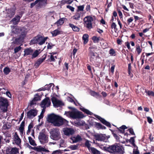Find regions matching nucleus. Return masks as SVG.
I'll return each mask as SVG.
<instances>
[{
	"label": "nucleus",
	"mask_w": 154,
	"mask_h": 154,
	"mask_svg": "<svg viewBox=\"0 0 154 154\" xmlns=\"http://www.w3.org/2000/svg\"><path fill=\"white\" fill-rule=\"evenodd\" d=\"M96 49L97 48L94 46H91L88 49L89 60L93 65L95 63L98 62L97 59L100 58L99 55L95 51Z\"/></svg>",
	"instance_id": "obj_1"
},
{
	"label": "nucleus",
	"mask_w": 154,
	"mask_h": 154,
	"mask_svg": "<svg viewBox=\"0 0 154 154\" xmlns=\"http://www.w3.org/2000/svg\"><path fill=\"white\" fill-rule=\"evenodd\" d=\"M103 149L111 153H118L119 154H122L123 151L122 148L119 146L115 145L109 146V147L104 146Z\"/></svg>",
	"instance_id": "obj_2"
},
{
	"label": "nucleus",
	"mask_w": 154,
	"mask_h": 154,
	"mask_svg": "<svg viewBox=\"0 0 154 154\" xmlns=\"http://www.w3.org/2000/svg\"><path fill=\"white\" fill-rule=\"evenodd\" d=\"M93 21L94 19L92 16H86L83 19V24L84 26L88 29H90L92 28V22Z\"/></svg>",
	"instance_id": "obj_3"
},
{
	"label": "nucleus",
	"mask_w": 154,
	"mask_h": 154,
	"mask_svg": "<svg viewBox=\"0 0 154 154\" xmlns=\"http://www.w3.org/2000/svg\"><path fill=\"white\" fill-rule=\"evenodd\" d=\"M9 105L8 100L2 97H0V108L4 113L8 110V107Z\"/></svg>",
	"instance_id": "obj_4"
},
{
	"label": "nucleus",
	"mask_w": 154,
	"mask_h": 154,
	"mask_svg": "<svg viewBox=\"0 0 154 154\" xmlns=\"http://www.w3.org/2000/svg\"><path fill=\"white\" fill-rule=\"evenodd\" d=\"M69 115L73 119L82 118L84 117L82 112L78 111L76 109L69 112Z\"/></svg>",
	"instance_id": "obj_5"
},
{
	"label": "nucleus",
	"mask_w": 154,
	"mask_h": 154,
	"mask_svg": "<svg viewBox=\"0 0 154 154\" xmlns=\"http://www.w3.org/2000/svg\"><path fill=\"white\" fill-rule=\"evenodd\" d=\"M50 136L51 138L55 140H57L60 138V134L59 131L55 129L52 131L51 133Z\"/></svg>",
	"instance_id": "obj_6"
},
{
	"label": "nucleus",
	"mask_w": 154,
	"mask_h": 154,
	"mask_svg": "<svg viewBox=\"0 0 154 154\" xmlns=\"http://www.w3.org/2000/svg\"><path fill=\"white\" fill-rule=\"evenodd\" d=\"M38 139L42 144H44L48 142V135L44 132H40L38 137Z\"/></svg>",
	"instance_id": "obj_7"
},
{
	"label": "nucleus",
	"mask_w": 154,
	"mask_h": 154,
	"mask_svg": "<svg viewBox=\"0 0 154 154\" xmlns=\"http://www.w3.org/2000/svg\"><path fill=\"white\" fill-rule=\"evenodd\" d=\"M42 36L40 34H38L37 35L31 39L30 42V44L33 45L38 44L42 40Z\"/></svg>",
	"instance_id": "obj_8"
},
{
	"label": "nucleus",
	"mask_w": 154,
	"mask_h": 154,
	"mask_svg": "<svg viewBox=\"0 0 154 154\" xmlns=\"http://www.w3.org/2000/svg\"><path fill=\"white\" fill-rule=\"evenodd\" d=\"M94 137L96 140L106 142L109 137V136H106L105 134H95Z\"/></svg>",
	"instance_id": "obj_9"
},
{
	"label": "nucleus",
	"mask_w": 154,
	"mask_h": 154,
	"mask_svg": "<svg viewBox=\"0 0 154 154\" xmlns=\"http://www.w3.org/2000/svg\"><path fill=\"white\" fill-rule=\"evenodd\" d=\"M37 111L35 109H31L27 113L26 118L29 119H32L37 115Z\"/></svg>",
	"instance_id": "obj_10"
},
{
	"label": "nucleus",
	"mask_w": 154,
	"mask_h": 154,
	"mask_svg": "<svg viewBox=\"0 0 154 154\" xmlns=\"http://www.w3.org/2000/svg\"><path fill=\"white\" fill-rule=\"evenodd\" d=\"M19 153V149L15 147H8L6 150V154H17Z\"/></svg>",
	"instance_id": "obj_11"
},
{
	"label": "nucleus",
	"mask_w": 154,
	"mask_h": 154,
	"mask_svg": "<svg viewBox=\"0 0 154 154\" xmlns=\"http://www.w3.org/2000/svg\"><path fill=\"white\" fill-rule=\"evenodd\" d=\"M58 116L54 113L49 114L48 116L47 120L49 122L53 123L55 125Z\"/></svg>",
	"instance_id": "obj_12"
},
{
	"label": "nucleus",
	"mask_w": 154,
	"mask_h": 154,
	"mask_svg": "<svg viewBox=\"0 0 154 154\" xmlns=\"http://www.w3.org/2000/svg\"><path fill=\"white\" fill-rule=\"evenodd\" d=\"M12 32L16 34L20 33V35H21L22 32L26 33L23 27L18 26H14L12 29Z\"/></svg>",
	"instance_id": "obj_13"
},
{
	"label": "nucleus",
	"mask_w": 154,
	"mask_h": 154,
	"mask_svg": "<svg viewBox=\"0 0 154 154\" xmlns=\"http://www.w3.org/2000/svg\"><path fill=\"white\" fill-rule=\"evenodd\" d=\"M26 35V33L22 32L21 35H20L18 38L15 39L14 42V43L17 45H20L21 43L23 42Z\"/></svg>",
	"instance_id": "obj_14"
},
{
	"label": "nucleus",
	"mask_w": 154,
	"mask_h": 154,
	"mask_svg": "<svg viewBox=\"0 0 154 154\" xmlns=\"http://www.w3.org/2000/svg\"><path fill=\"white\" fill-rule=\"evenodd\" d=\"M57 119L56 122L55 123V125L56 126L59 127L63 124H66L68 122L66 120L59 116Z\"/></svg>",
	"instance_id": "obj_15"
},
{
	"label": "nucleus",
	"mask_w": 154,
	"mask_h": 154,
	"mask_svg": "<svg viewBox=\"0 0 154 154\" xmlns=\"http://www.w3.org/2000/svg\"><path fill=\"white\" fill-rule=\"evenodd\" d=\"M51 104V103L49 98L47 97L42 101L40 105L42 108H45L46 107H48Z\"/></svg>",
	"instance_id": "obj_16"
},
{
	"label": "nucleus",
	"mask_w": 154,
	"mask_h": 154,
	"mask_svg": "<svg viewBox=\"0 0 154 154\" xmlns=\"http://www.w3.org/2000/svg\"><path fill=\"white\" fill-rule=\"evenodd\" d=\"M51 100L54 106L58 107L63 105V103L61 101L57 100L54 97H53L51 98Z\"/></svg>",
	"instance_id": "obj_17"
},
{
	"label": "nucleus",
	"mask_w": 154,
	"mask_h": 154,
	"mask_svg": "<svg viewBox=\"0 0 154 154\" xmlns=\"http://www.w3.org/2000/svg\"><path fill=\"white\" fill-rule=\"evenodd\" d=\"M98 120L103 124L105 125L109 128H111V125L110 123L105 120L104 119L101 117L100 116L97 115L95 116Z\"/></svg>",
	"instance_id": "obj_18"
},
{
	"label": "nucleus",
	"mask_w": 154,
	"mask_h": 154,
	"mask_svg": "<svg viewBox=\"0 0 154 154\" xmlns=\"http://www.w3.org/2000/svg\"><path fill=\"white\" fill-rule=\"evenodd\" d=\"M47 56V54H44L42 56L43 58H40L35 63L34 66L35 68H37L39 65L42 63L45 60Z\"/></svg>",
	"instance_id": "obj_19"
},
{
	"label": "nucleus",
	"mask_w": 154,
	"mask_h": 154,
	"mask_svg": "<svg viewBox=\"0 0 154 154\" xmlns=\"http://www.w3.org/2000/svg\"><path fill=\"white\" fill-rule=\"evenodd\" d=\"M64 134L66 136H69L73 134L75 132L74 130L71 128H66L63 130Z\"/></svg>",
	"instance_id": "obj_20"
},
{
	"label": "nucleus",
	"mask_w": 154,
	"mask_h": 154,
	"mask_svg": "<svg viewBox=\"0 0 154 154\" xmlns=\"http://www.w3.org/2000/svg\"><path fill=\"white\" fill-rule=\"evenodd\" d=\"M127 128H128L125 125H123L120 127L119 128H117L120 133L124 134L125 136H127L129 134H128L127 132L125 133V130Z\"/></svg>",
	"instance_id": "obj_21"
},
{
	"label": "nucleus",
	"mask_w": 154,
	"mask_h": 154,
	"mask_svg": "<svg viewBox=\"0 0 154 154\" xmlns=\"http://www.w3.org/2000/svg\"><path fill=\"white\" fill-rule=\"evenodd\" d=\"M82 16L83 14L81 12H79L78 11H76L75 14L72 17V18L74 20H79L81 17Z\"/></svg>",
	"instance_id": "obj_22"
},
{
	"label": "nucleus",
	"mask_w": 154,
	"mask_h": 154,
	"mask_svg": "<svg viewBox=\"0 0 154 154\" xmlns=\"http://www.w3.org/2000/svg\"><path fill=\"white\" fill-rule=\"evenodd\" d=\"M7 16L12 17L15 14V10L13 8L8 9L7 11Z\"/></svg>",
	"instance_id": "obj_23"
},
{
	"label": "nucleus",
	"mask_w": 154,
	"mask_h": 154,
	"mask_svg": "<svg viewBox=\"0 0 154 154\" xmlns=\"http://www.w3.org/2000/svg\"><path fill=\"white\" fill-rule=\"evenodd\" d=\"M33 149L35 151L38 152H49V151L48 149H47L43 147H41L40 146L34 147Z\"/></svg>",
	"instance_id": "obj_24"
},
{
	"label": "nucleus",
	"mask_w": 154,
	"mask_h": 154,
	"mask_svg": "<svg viewBox=\"0 0 154 154\" xmlns=\"http://www.w3.org/2000/svg\"><path fill=\"white\" fill-rule=\"evenodd\" d=\"M33 51V50L31 48L25 49L24 51V54L23 56H25L26 55H32Z\"/></svg>",
	"instance_id": "obj_25"
},
{
	"label": "nucleus",
	"mask_w": 154,
	"mask_h": 154,
	"mask_svg": "<svg viewBox=\"0 0 154 154\" xmlns=\"http://www.w3.org/2000/svg\"><path fill=\"white\" fill-rule=\"evenodd\" d=\"M14 141L15 143L17 145H19L20 144L21 140L17 134V132H16L15 134Z\"/></svg>",
	"instance_id": "obj_26"
},
{
	"label": "nucleus",
	"mask_w": 154,
	"mask_h": 154,
	"mask_svg": "<svg viewBox=\"0 0 154 154\" xmlns=\"http://www.w3.org/2000/svg\"><path fill=\"white\" fill-rule=\"evenodd\" d=\"M20 18V16L17 15L12 19L11 21L14 24H17L19 22Z\"/></svg>",
	"instance_id": "obj_27"
},
{
	"label": "nucleus",
	"mask_w": 154,
	"mask_h": 154,
	"mask_svg": "<svg viewBox=\"0 0 154 154\" xmlns=\"http://www.w3.org/2000/svg\"><path fill=\"white\" fill-rule=\"evenodd\" d=\"M65 19L66 18L64 17L61 18L56 22L54 24H56L58 26L60 25H61L64 23Z\"/></svg>",
	"instance_id": "obj_28"
},
{
	"label": "nucleus",
	"mask_w": 154,
	"mask_h": 154,
	"mask_svg": "<svg viewBox=\"0 0 154 154\" xmlns=\"http://www.w3.org/2000/svg\"><path fill=\"white\" fill-rule=\"evenodd\" d=\"M69 27L72 28L74 31L78 32L79 31L80 29L78 27L75 26L73 24L71 23H69Z\"/></svg>",
	"instance_id": "obj_29"
},
{
	"label": "nucleus",
	"mask_w": 154,
	"mask_h": 154,
	"mask_svg": "<svg viewBox=\"0 0 154 154\" xmlns=\"http://www.w3.org/2000/svg\"><path fill=\"white\" fill-rule=\"evenodd\" d=\"M89 36L87 34H84L82 37V40H83V43L84 44H86L88 41Z\"/></svg>",
	"instance_id": "obj_30"
},
{
	"label": "nucleus",
	"mask_w": 154,
	"mask_h": 154,
	"mask_svg": "<svg viewBox=\"0 0 154 154\" xmlns=\"http://www.w3.org/2000/svg\"><path fill=\"white\" fill-rule=\"evenodd\" d=\"M71 139L72 140L73 143H76L82 140V138L79 135H77L76 137H71Z\"/></svg>",
	"instance_id": "obj_31"
},
{
	"label": "nucleus",
	"mask_w": 154,
	"mask_h": 154,
	"mask_svg": "<svg viewBox=\"0 0 154 154\" xmlns=\"http://www.w3.org/2000/svg\"><path fill=\"white\" fill-rule=\"evenodd\" d=\"M90 124L92 126L94 125L95 127L97 128H98V129H100V128L101 125L99 123L96 122H91L90 123Z\"/></svg>",
	"instance_id": "obj_32"
},
{
	"label": "nucleus",
	"mask_w": 154,
	"mask_h": 154,
	"mask_svg": "<svg viewBox=\"0 0 154 154\" xmlns=\"http://www.w3.org/2000/svg\"><path fill=\"white\" fill-rule=\"evenodd\" d=\"M134 137H131L130 138V139L129 140L126 139V141L127 142H129V143H131L134 147H135L136 145L135 144V140H134Z\"/></svg>",
	"instance_id": "obj_33"
},
{
	"label": "nucleus",
	"mask_w": 154,
	"mask_h": 154,
	"mask_svg": "<svg viewBox=\"0 0 154 154\" xmlns=\"http://www.w3.org/2000/svg\"><path fill=\"white\" fill-rule=\"evenodd\" d=\"M80 109L81 111L88 115H92L93 114V113L89 111L88 110L84 108H80Z\"/></svg>",
	"instance_id": "obj_34"
},
{
	"label": "nucleus",
	"mask_w": 154,
	"mask_h": 154,
	"mask_svg": "<svg viewBox=\"0 0 154 154\" xmlns=\"http://www.w3.org/2000/svg\"><path fill=\"white\" fill-rule=\"evenodd\" d=\"M90 151L93 154H100V152L94 147H91Z\"/></svg>",
	"instance_id": "obj_35"
},
{
	"label": "nucleus",
	"mask_w": 154,
	"mask_h": 154,
	"mask_svg": "<svg viewBox=\"0 0 154 154\" xmlns=\"http://www.w3.org/2000/svg\"><path fill=\"white\" fill-rule=\"evenodd\" d=\"M90 93L91 95L94 97H101V95L99 94V93L97 92L94 91H91L90 92Z\"/></svg>",
	"instance_id": "obj_36"
},
{
	"label": "nucleus",
	"mask_w": 154,
	"mask_h": 154,
	"mask_svg": "<svg viewBox=\"0 0 154 154\" xmlns=\"http://www.w3.org/2000/svg\"><path fill=\"white\" fill-rule=\"evenodd\" d=\"M89 140H86L85 143V146L87 147L88 150L90 151V149L91 147V144L90 143Z\"/></svg>",
	"instance_id": "obj_37"
},
{
	"label": "nucleus",
	"mask_w": 154,
	"mask_h": 154,
	"mask_svg": "<svg viewBox=\"0 0 154 154\" xmlns=\"http://www.w3.org/2000/svg\"><path fill=\"white\" fill-rule=\"evenodd\" d=\"M53 37H55L60 34V32L57 29H55L51 32Z\"/></svg>",
	"instance_id": "obj_38"
},
{
	"label": "nucleus",
	"mask_w": 154,
	"mask_h": 154,
	"mask_svg": "<svg viewBox=\"0 0 154 154\" xmlns=\"http://www.w3.org/2000/svg\"><path fill=\"white\" fill-rule=\"evenodd\" d=\"M28 139L29 140V142L30 144L33 146H36V144L35 143V141L33 140L31 137H28Z\"/></svg>",
	"instance_id": "obj_39"
},
{
	"label": "nucleus",
	"mask_w": 154,
	"mask_h": 154,
	"mask_svg": "<svg viewBox=\"0 0 154 154\" xmlns=\"http://www.w3.org/2000/svg\"><path fill=\"white\" fill-rule=\"evenodd\" d=\"M142 51V49L140 48L139 44H137L136 45V51L137 52L138 55H139Z\"/></svg>",
	"instance_id": "obj_40"
},
{
	"label": "nucleus",
	"mask_w": 154,
	"mask_h": 154,
	"mask_svg": "<svg viewBox=\"0 0 154 154\" xmlns=\"http://www.w3.org/2000/svg\"><path fill=\"white\" fill-rule=\"evenodd\" d=\"M52 85H54V84L50 83L48 85H46L43 87L44 91L46 90H49L51 88Z\"/></svg>",
	"instance_id": "obj_41"
},
{
	"label": "nucleus",
	"mask_w": 154,
	"mask_h": 154,
	"mask_svg": "<svg viewBox=\"0 0 154 154\" xmlns=\"http://www.w3.org/2000/svg\"><path fill=\"white\" fill-rule=\"evenodd\" d=\"M11 70L8 67H5L3 69V72L5 75H7L11 72Z\"/></svg>",
	"instance_id": "obj_42"
},
{
	"label": "nucleus",
	"mask_w": 154,
	"mask_h": 154,
	"mask_svg": "<svg viewBox=\"0 0 154 154\" xmlns=\"http://www.w3.org/2000/svg\"><path fill=\"white\" fill-rule=\"evenodd\" d=\"M48 38V37H44V36H42V40L39 42V45H42L44 44Z\"/></svg>",
	"instance_id": "obj_43"
},
{
	"label": "nucleus",
	"mask_w": 154,
	"mask_h": 154,
	"mask_svg": "<svg viewBox=\"0 0 154 154\" xmlns=\"http://www.w3.org/2000/svg\"><path fill=\"white\" fill-rule=\"evenodd\" d=\"M38 51V50H36L33 53V52L32 55V58H35L38 56L39 54Z\"/></svg>",
	"instance_id": "obj_44"
},
{
	"label": "nucleus",
	"mask_w": 154,
	"mask_h": 154,
	"mask_svg": "<svg viewBox=\"0 0 154 154\" xmlns=\"http://www.w3.org/2000/svg\"><path fill=\"white\" fill-rule=\"evenodd\" d=\"M112 134L115 138L117 140H119L120 139L119 136H118L116 134V132L115 131H112Z\"/></svg>",
	"instance_id": "obj_45"
},
{
	"label": "nucleus",
	"mask_w": 154,
	"mask_h": 154,
	"mask_svg": "<svg viewBox=\"0 0 154 154\" xmlns=\"http://www.w3.org/2000/svg\"><path fill=\"white\" fill-rule=\"evenodd\" d=\"M92 40L94 43H98L99 42L100 39L99 37H97L96 36H94L92 37Z\"/></svg>",
	"instance_id": "obj_46"
},
{
	"label": "nucleus",
	"mask_w": 154,
	"mask_h": 154,
	"mask_svg": "<svg viewBox=\"0 0 154 154\" xmlns=\"http://www.w3.org/2000/svg\"><path fill=\"white\" fill-rule=\"evenodd\" d=\"M33 99L34 100H35V101L40 100H41V97L39 96L38 94H36L35 95Z\"/></svg>",
	"instance_id": "obj_47"
},
{
	"label": "nucleus",
	"mask_w": 154,
	"mask_h": 154,
	"mask_svg": "<svg viewBox=\"0 0 154 154\" xmlns=\"http://www.w3.org/2000/svg\"><path fill=\"white\" fill-rule=\"evenodd\" d=\"M111 28L112 29H114L115 32H117L118 31V29L117 28L116 25L115 23H112L111 25Z\"/></svg>",
	"instance_id": "obj_48"
},
{
	"label": "nucleus",
	"mask_w": 154,
	"mask_h": 154,
	"mask_svg": "<svg viewBox=\"0 0 154 154\" xmlns=\"http://www.w3.org/2000/svg\"><path fill=\"white\" fill-rule=\"evenodd\" d=\"M84 8V5L78 6L77 7V10L76 11H78L79 12H81L80 11H83Z\"/></svg>",
	"instance_id": "obj_49"
},
{
	"label": "nucleus",
	"mask_w": 154,
	"mask_h": 154,
	"mask_svg": "<svg viewBox=\"0 0 154 154\" xmlns=\"http://www.w3.org/2000/svg\"><path fill=\"white\" fill-rule=\"evenodd\" d=\"M79 146V144H77L76 145H71L69 146V148L72 150H75L77 149Z\"/></svg>",
	"instance_id": "obj_50"
},
{
	"label": "nucleus",
	"mask_w": 154,
	"mask_h": 154,
	"mask_svg": "<svg viewBox=\"0 0 154 154\" xmlns=\"http://www.w3.org/2000/svg\"><path fill=\"white\" fill-rule=\"evenodd\" d=\"M47 0H39V5H45L47 4Z\"/></svg>",
	"instance_id": "obj_51"
},
{
	"label": "nucleus",
	"mask_w": 154,
	"mask_h": 154,
	"mask_svg": "<svg viewBox=\"0 0 154 154\" xmlns=\"http://www.w3.org/2000/svg\"><path fill=\"white\" fill-rule=\"evenodd\" d=\"M65 146V144L64 143V141L63 140L61 139L60 140V147H64Z\"/></svg>",
	"instance_id": "obj_52"
},
{
	"label": "nucleus",
	"mask_w": 154,
	"mask_h": 154,
	"mask_svg": "<svg viewBox=\"0 0 154 154\" xmlns=\"http://www.w3.org/2000/svg\"><path fill=\"white\" fill-rule=\"evenodd\" d=\"M116 53V52L112 48H111L109 51V54L111 56H115V54Z\"/></svg>",
	"instance_id": "obj_53"
},
{
	"label": "nucleus",
	"mask_w": 154,
	"mask_h": 154,
	"mask_svg": "<svg viewBox=\"0 0 154 154\" xmlns=\"http://www.w3.org/2000/svg\"><path fill=\"white\" fill-rule=\"evenodd\" d=\"M145 92L147 93L148 95L149 96H152L154 97V92L152 91H147L146 90Z\"/></svg>",
	"instance_id": "obj_54"
},
{
	"label": "nucleus",
	"mask_w": 154,
	"mask_h": 154,
	"mask_svg": "<svg viewBox=\"0 0 154 154\" xmlns=\"http://www.w3.org/2000/svg\"><path fill=\"white\" fill-rule=\"evenodd\" d=\"M21 47H20V46L18 47H16L14 49V52L15 53H17V52L21 50Z\"/></svg>",
	"instance_id": "obj_55"
},
{
	"label": "nucleus",
	"mask_w": 154,
	"mask_h": 154,
	"mask_svg": "<svg viewBox=\"0 0 154 154\" xmlns=\"http://www.w3.org/2000/svg\"><path fill=\"white\" fill-rule=\"evenodd\" d=\"M134 20V19L132 17H130L128 19L127 23L128 25H129L130 23H131Z\"/></svg>",
	"instance_id": "obj_56"
},
{
	"label": "nucleus",
	"mask_w": 154,
	"mask_h": 154,
	"mask_svg": "<svg viewBox=\"0 0 154 154\" xmlns=\"http://www.w3.org/2000/svg\"><path fill=\"white\" fill-rule=\"evenodd\" d=\"M54 46V45H53L50 42L48 43L47 45V49H51L52 47Z\"/></svg>",
	"instance_id": "obj_57"
},
{
	"label": "nucleus",
	"mask_w": 154,
	"mask_h": 154,
	"mask_svg": "<svg viewBox=\"0 0 154 154\" xmlns=\"http://www.w3.org/2000/svg\"><path fill=\"white\" fill-rule=\"evenodd\" d=\"M39 2V0H36L34 2L32 3L31 4L30 7L32 8L36 4H37Z\"/></svg>",
	"instance_id": "obj_58"
},
{
	"label": "nucleus",
	"mask_w": 154,
	"mask_h": 154,
	"mask_svg": "<svg viewBox=\"0 0 154 154\" xmlns=\"http://www.w3.org/2000/svg\"><path fill=\"white\" fill-rule=\"evenodd\" d=\"M25 122L24 121H23L20 125V126L19 129H24V127L25 126Z\"/></svg>",
	"instance_id": "obj_59"
},
{
	"label": "nucleus",
	"mask_w": 154,
	"mask_h": 154,
	"mask_svg": "<svg viewBox=\"0 0 154 154\" xmlns=\"http://www.w3.org/2000/svg\"><path fill=\"white\" fill-rule=\"evenodd\" d=\"M128 131L129 133L132 135H134L135 133L134 131V130L133 128H130L128 129Z\"/></svg>",
	"instance_id": "obj_60"
},
{
	"label": "nucleus",
	"mask_w": 154,
	"mask_h": 154,
	"mask_svg": "<svg viewBox=\"0 0 154 154\" xmlns=\"http://www.w3.org/2000/svg\"><path fill=\"white\" fill-rule=\"evenodd\" d=\"M118 12L120 18L121 19L123 17V15L121 11L119 9H118Z\"/></svg>",
	"instance_id": "obj_61"
},
{
	"label": "nucleus",
	"mask_w": 154,
	"mask_h": 154,
	"mask_svg": "<svg viewBox=\"0 0 154 154\" xmlns=\"http://www.w3.org/2000/svg\"><path fill=\"white\" fill-rule=\"evenodd\" d=\"M66 8H67L69 9L70 10L72 11L73 12L74 11V8L72 6H71L69 5H68L66 6Z\"/></svg>",
	"instance_id": "obj_62"
},
{
	"label": "nucleus",
	"mask_w": 154,
	"mask_h": 154,
	"mask_svg": "<svg viewBox=\"0 0 154 154\" xmlns=\"http://www.w3.org/2000/svg\"><path fill=\"white\" fill-rule=\"evenodd\" d=\"M137 149H136V150H135V149H134L133 151V154H140L139 152L137 146Z\"/></svg>",
	"instance_id": "obj_63"
},
{
	"label": "nucleus",
	"mask_w": 154,
	"mask_h": 154,
	"mask_svg": "<svg viewBox=\"0 0 154 154\" xmlns=\"http://www.w3.org/2000/svg\"><path fill=\"white\" fill-rule=\"evenodd\" d=\"M11 126L9 125L6 124L4 125L3 128L4 129H9L10 128Z\"/></svg>",
	"instance_id": "obj_64"
}]
</instances>
